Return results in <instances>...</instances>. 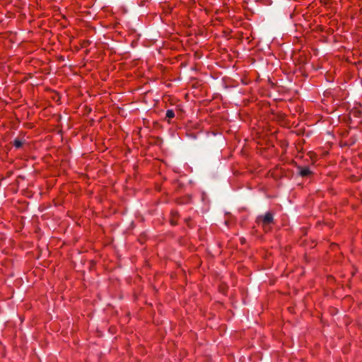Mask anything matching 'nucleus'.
Here are the masks:
<instances>
[{"mask_svg": "<svg viewBox=\"0 0 362 362\" xmlns=\"http://www.w3.org/2000/svg\"><path fill=\"white\" fill-rule=\"evenodd\" d=\"M257 219L262 223L263 226L266 227L273 222L274 217L271 212H267L263 216H259Z\"/></svg>", "mask_w": 362, "mask_h": 362, "instance_id": "obj_1", "label": "nucleus"}, {"mask_svg": "<svg viewBox=\"0 0 362 362\" xmlns=\"http://www.w3.org/2000/svg\"><path fill=\"white\" fill-rule=\"evenodd\" d=\"M298 173L302 177H306L311 174L310 168L307 166H298Z\"/></svg>", "mask_w": 362, "mask_h": 362, "instance_id": "obj_2", "label": "nucleus"}, {"mask_svg": "<svg viewBox=\"0 0 362 362\" xmlns=\"http://www.w3.org/2000/svg\"><path fill=\"white\" fill-rule=\"evenodd\" d=\"M23 143L24 141L23 140L18 138L15 139L13 142L14 146L17 148H20L21 147H22Z\"/></svg>", "mask_w": 362, "mask_h": 362, "instance_id": "obj_3", "label": "nucleus"}, {"mask_svg": "<svg viewBox=\"0 0 362 362\" xmlns=\"http://www.w3.org/2000/svg\"><path fill=\"white\" fill-rule=\"evenodd\" d=\"M165 115H166V117H168L169 119L173 118L175 117L174 111L173 110H168Z\"/></svg>", "mask_w": 362, "mask_h": 362, "instance_id": "obj_4", "label": "nucleus"}, {"mask_svg": "<svg viewBox=\"0 0 362 362\" xmlns=\"http://www.w3.org/2000/svg\"><path fill=\"white\" fill-rule=\"evenodd\" d=\"M195 54H196V55H197V57H198V58H200V57H201V55H198V54H197V52H195Z\"/></svg>", "mask_w": 362, "mask_h": 362, "instance_id": "obj_5", "label": "nucleus"}]
</instances>
